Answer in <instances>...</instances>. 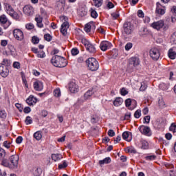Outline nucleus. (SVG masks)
<instances>
[{
	"instance_id": "nucleus-39",
	"label": "nucleus",
	"mask_w": 176,
	"mask_h": 176,
	"mask_svg": "<svg viewBox=\"0 0 176 176\" xmlns=\"http://www.w3.org/2000/svg\"><path fill=\"white\" fill-rule=\"evenodd\" d=\"M37 57H38V58H45V57H46V54H45V52L43 51L38 52Z\"/></svg>"
},
{
	"instance_id": "nucleus-37",
	"label": "nucleus",
	"mask_w": 176,
	"mask_h": 176,
	"mask_svg": "<svg viewBox=\"0 0 176 176\" xmlns=\"http://www.w3.org/2000/svg\"><path fill=\"white\" fill-rule=\"evenodd\" d=\"M54 96L55 97H60V96H61V91L60 89H56L54 90Z\"/></svg>"
},
{
	"instance_id": "nucleus-57",
	"label": "nucleus",
	"mask_w": 176,
	"mask_h": 176,
	"mask_svg": "<svg viewBox=\"0 0 176 176\" xmlns=\"http://www.w3.org/2000/svg\"><path fill=\"white\" fill-rule=\"evenodd\" d=\"M165 138H166L168 141L173 138V135L170 133H167L165 135Z\"/></svg>"
},
{
	"instance_id": "nucleus-40",
	"label": "nucleus",
	"mask_w": 176,
	"mask_h": 176,
	"mask_svg": "<svg viewBox=\"0 0 176 176\" xmlns=\"http://www.w3.org/2000/svg\"><path fill=\"white\" fill-rule=\"evenodd\" d=\"M170 131H172L173 133H176V124L172 123L171 125L169 127Z\"/></svg>"
},
{
	"instance_id": "nucleus-24",
	"label": "nucleus",
	"mask_w": 176,
	"mask_h": 176,
	"mask_svg": "<svg viewBox=\"0 0 176 176\" xmlns=\"http://www.w3.org/2000/svg\"><path fill=\"white\" fill-rule=\"evenodd\" d=\"M111 157H107L104 158L103 160H100L99 164H100V166H102V164H109V163H111Z\"/></svg>"
},
{
	"instance_id": "nucleus-6",
	"label": "nucleus",
	"mask_w": 176,
	"mask_h": 176,
	"mask_svg": "<svg viewBox=\"0 0 176 176\" xmlns=\"http://www.w3.org/2000/svg\"><path fill=\"white\" fill-rule=\"evenodd\" d=\"M20 157L17 155H12L10 157V168H17L19 167V160Z\"/></svg>"
},
{
	"instance_id": "nucleus-2",
	"label": "nucleus",
	"mask_w": 176,
	"mask_h": 176,
	"mask_svg": "<svg viewBox=\"0 0 176 176\" xmlns=\"http://www.w3.org/2000/svg\"><path fill=\"white\" fill-rule=\"evenodd\" d=\"M89 71H97L100 68V64L95 58H89L85 61Z\"/></svg>"
},
{
	"instance_id": "nucleus-16",
	"label": "nucleus",
	"mask_w": 176,
	"mask_h": 176,
	"mask_svg": "<svg viewBox=\"0 0 176 176\" xmlns=\"http://www.w3.org/2000/svg\"><path fill=\"white\" fill-rule=\"evenodd\" d=\"M69 90L71 93H78L79 91V87L75 82H70L69 85Z\"/></svg>"
},
{
	"instance_id": "nucleus-42",
	"label": "nucleus",
	"mask_w": 176,
	"mask_h": 176,
	"mask_svg": "<svg viewBox=\"0 0 176 176\" xmlns=\"http://www.w3.org/2000/svg\"><path fill=\"white\" fill-rule=\"evenodd\" d=\"M32 42L34 45L39 43V38H38V36H34L32 38Z\"/></svg>"
},
{
	"instance_id": "nucleus-33",
	"label": "nucleus",
	"mask_w": 176,
	"mask_h": 176,
	"mask_svg": "<svg viewBox=\"0 0 176 176\" xmlns=\"http://www.w3.org/2000/svg\"><path fill=\"white\" fill-rule=\"evenodd\" d=\"M78 14L79 16H80L81 17H84V16H86L87 14V10H86V9L85 8H82L81 10H80V11L78 12Z\"/></svg>"
},
{
	"instance_id": "nucleus-4",
	"label": "nucleus",
	"mask_w": 176,
	"mask_h": 176,
	"mask_svg": "<svg viewBox=\"0 0 176 176\" xmlns=\"http://www.w3.org/2000/svg\"><path fill=\"white\" fill-rule=\"evenodd\" d=\"M151 27L154 28V30H157V31H162L165 32L168 30V25L164 24V21L160 20L157 22H154L151 24Z\"/></svg>"
},
{
	"instance_id": "nucleus-45",
	"label": "nucleus",
	"mask_w": 176,
	"mask_h": 176,
	"mask_svg": "<svg viewBox=\"0 0 176 176\" xmlns=\"http://www.w3.org/2000/svg\"><path fill=\"white\" fill-rule=\"evenodd\" d=\"M67 166H68V164H67V162L63 161V164H60L58 165V168H59L60 170H61L62 168H65L67 167Z\"/></svg>"
},
{
	"instance_id": "nucleus-35",
	"label": "nucleus",
	"mask_w": 176,
	"mask_h": 176,
	"mask_svg": "<svg viewBox=\"0 0 176 176\" xmlns=\"http://www.w3.org/2000/svg\"><path fill=\"white\" fill-rule=\"evenodd\" d=\"M7 115L8 114L6 113V111H5V110H0L1 119H3V120H5V119H6Z\"/></svg>"
},
{
	"instance_id": "nucleus-31",
	"label": "nucleus",
	"mask_w": 176,
	"mask_h": 176,
	"mask_svg": "<svg viewBox=\"0 0 176 176\" xmlns=\"http://www.w3.org/2000/svg\"><path fill=\"white\" fill-rule=\"evenodd\" d=\"M170 41L173 45H176V32L171 35Z\"/></svg>"
},
{
	"instance_id": "nucleus-59",
	"label": "nucleus",
	"mask_w": 176,
	"mask_h": 176,
	"mask_svg": "<svg viewBox=\"0 0 176 176\" xmlns=\"http://www.w3.org/2000/svg\"><path fill=\"white\" fill-rule=\"evenodd\" d=\"M126 151H127V152H129V153H137V151H136L135 148H128Z\"/></svg>"
},
{
	"instance_id": "nucleus-25",
	"label": "nucleus",
	"mask_w": 176,
	"mask_h": 176,
	"mask_svg": "<svg viewBox=\"0 0 176 176\" xmlns=\"http://www.w3.org/2000/svg\"><path fill=\"white\" fill-rule=\"evenodd\" d=\"M129 137H130V133L129 131H125L122 133L123 140H125V141L130 142V141H131V139L129 138Z\"/></svg>"
},
{
	"instance_id": "nucleus-64",
	"label": "nucleus",
	"mask_w": 176,
	"mask_h": 176,
	"mask_svg": "<svg viewBox=\"0 0 176 176\" xmlns=\"http://www.w3.org/2000/svg\"><path fill=\"white\" fill-rule=\"evenodd\" d=\"M43 19L41 16H37L35 18V21L38 23H42Z\"/></svg>"
},
{
	"instance_id": "nucleus-56",
	"label": "nucleus",
	"mask_w": 176,
	"mask_h": 176,
	"mask_svg": "<svg viewBox=\"0 0 176 176\" xmlns=\"http://www.w3.org/2000/svg\"><path fill=\"white\" fill-rule=\"evenodd\" d=\"M26 30H33L34 28V24L32 23H28L25 25Z\"/></svg>"
},
{
	"instance_id": "nucleus-48",
	"label": "nucleus",
	"mask_w": 176,
	"mask_h": 176,
	"mask_svg": "<svg viewBox=\"0 0 176 176\" xmlns=\"http://www.w3.org/2000/svg\"><path fill=\"white\" fill-rule=\"evenodd\" d=\"M25 124H32V118L30 116H27L25 120Z\"/></svg>"
},
{
	"instance_id": "nucleus-20",
	"label": "nucleus",
	"mask_w": 176,
	"mask_h": 176,
	"mask_svg": "<svg viewBox=\"0 0 176 176\" xmlns=\"http://www.w3.org/2000/svg\"><path fill=\"white\" fill-rule=\"evenodd\" d=\"M160 6H161L160 3H157L155 13H157V14L163 15L164 13H166V10H164L163 8H160Z\"/></svg>"
},
{
	"instance_id": "nucleus-44",
	"label": "nucleus",
	"mask_w": 176,
	"mask_h": 176,
	"mask_svg": "<svg viewBox=\"0 0 176 176\" xmlns=\"http://www.w3.org/2000/svg\"><path fill=\"white\" fill-rule=\"evenodd\" d=\"M134 117L136 119H140V118H141V110L138 109L137 110L135 113H134Z\"/></svg>"
},
{
	"instance_id": "nucleus-51",
	"label": "nucleus",
	"mask_w": 176,
	"mask_h": 176,
	"mask_svg": "<svg viewBox=\"0 0 176 176\" xmlns=\"http://www.w3.org/2000/svg\"><path fill=\"white\" fill-rule=\"evenodd\" d=\"M131 47H133V43H127L125 45V50L129 51L130 49H131Z\"/></svg>"
},
{
	"instance_id": "nucleus-49",
	"label": "nucleus",
	"mask_w": 176,
	"mask_h": 176,
	"mask_svg": "<svg viewBox=\"0 0 176 176\" xmlns=\"http://www.w3.org/2000/svg\"><path fill=\"white\" fill-rule=\"evenodd\" d=\"M72 56H76L79 54V50H78V48H73L72 50Z\"/></svg>"
},
{
	"instance_id": "nucleus-10",
	"label": "nucleus",
	"mask_w": 176,
	"mask_h": 176,
	"mask_svg": "<svg viewBox=\"0 0 176 176\" xmlns=\"http://www.w3.org/2000/svg\"><path fill=\"white\" fill-rule=\"evenodd\" d=\"M13 35L16 41H23L24 39V34L20 29H14L13 30Z\"/></svg>"
},
{
	"instance_id": "nucleus-13",
	"label": "nucleus",
	"mask_w": 176,
	"mask_h": 176,
	"mask_svg": "<svg viewBox=\"0 0 176 176\" xmlns=\"http://www.w3.org/2000/svg\"><path fill=\"white\" fill-rule=\"evenodd\" d=\"M23 13H25L26 16H32V14H34V7L30 5L24 6Z\"/></svg>"
},
{
	"instance_id": "nucleus-62",
	"label": "nucleus",
	"mask_w": 176,
	"mask_h": 176,
	"mask_svg": "<svg viewBox=\"0 0 176 176\" xmlns=\"http://www.w3.org/2000/svg\"><path fill=\"white\" fill-rule=\"evenodd\" d=\"M138 17H141V18L144 17V12H142V10H139L138 11Z\"/></svg>"
},
{
	"instance_id": "nucleus-55",
	"label": "nucleus",
	"mask_w": 176,
	"mask_h": 176,
	"mask_svg": "<svg viewBox=\"0 0 176 176\" xmlns=\"http://www.w3.org/2000/svg\"><path fill=\"white\" fill-rule=\"evenodd\" d=\"M125 105L126 107H129L131 105V99L128 98L125 100Z\"/></svg>"
},
{
	"instance_id": "nucleus-3",
	"label": "nucleus",
	"mask_w": 176,
	"mask_h": 176,
	"mask_svg": "<svg viewBox=\"0 0 176 176\" xmlns=\"http://www.w3.org/2000/svg\"><path fill=\"white\" fill-rule=\"evenodd\" d=\"M4 6L6 13H8L10 17L14 19L15 20H20V15H19L17 12L14 11V9L12 5H10L9 3H5Z\"/></svg>"
},
{
	"instance_id": "nucleus-1",
	"label": "nucleus",
	"mask_w": 176,
	"mask_h": 176,
	"mask_svg": "<svg viewBox=\"0 0 176 176\" xmlns=\"http://www.w3.org/2000/svg\"><path fill=\"white\" fill-rule=\"evenodd\" d=\"M51 63L54 67L58 68H64V67H67L68 65L67 59L58 55H54L51 59Z\"/></svg>"
},
{
	"instance_id": "nucleus-34",
	"label": "nucleus",
	"mask_w": 176,
	"mask_h": 176,
	"mask_svg": "<svg viewBox=\"0 0 176 176\" xmlns=\"http://www.w3.org/2000/svg\"><path fill=\"white\" fill-rule=\"evenodd\" d=\"M34 137L37 140V141H39V140H41L42 138V133H41V131H37L34 133Z\"/></svg>"
},
{
	"instance_id": "nucleus-9",
	"label": "nucleus",
	"mask_w": 176,
	"mask_h": 176,
	"mask_svg": "<svg viewBox=\"0 0 176 176\" xmlns=\"http://www.w3.org/2000/svg\"><path fill=\"white\" fill-rule=\"evenodd\" d=\"M138 130L142 134H144V135H146L147 137H151V135H152V131L151 130V128L148 126H140Z\"/></svg>"
},
{
	"instance_id": "nucleus-17",
	"label": "nucleus",
	"mask_w": 176,
	"mask_h": 176,
	"mask_svg": "<svg viewBox=\"0 0 176 176\" xmlns=\"http://www.w3.org/2000/svg\"><path fill=\"white\" fill-rule=\"evenodd\" d=\"M38 101V99L34 97V96L31 95L26 99V102L30 106L31 105H35Z\"/></svg>"
},
{
	"instance_id": "nucleus-7",
	"label": "nucleus",
	"mask_w": 176,
	"mask_h": 176,
	"mask_svg": "<svg viewBox=\"0 0 176 176\" xmlns=\"http://www.w3.org/2000/svg\"><path fill=\"white\" fill-rule=\"evenodd\" d=\"M150 56L154 61H157L160 58V50L157 47H153L150 50Z\"/></svg>"
},
{
	"instance_id": "nucleus-41",
	"label": "nucleus",
	"mask_w": 176,
	"mask_h": 176,
	"mask_svg": "<svg viewBox=\"0 0 176 176\" xmlns=\"http://www.w3.org/2000/svg\"><path fill=\"white\" fill-rule=\"evenodd\" d=\"M148 146H149L148 143L146 141L144 140L142 142V149H148Z\"/></svg>"
},
{
	"instance_id": "nucleus-38",
	"label": "nucleus",
	"mask_w": 176,
	"mask_h": 176,
	"mask_svg": "<svg viewBox=\"0 0 176 176\" xmlns=\"http://www.w3.org/2000/svg\"><path fill=\"white\" fill-rule=\"evenodd\" d=\"M5 156H6V152H5V150L3 148H0V160H1V159H3Z\"/></svg>"
},
{
	"instance_id": "nucleus-28",
	"label": "nucleus",
	"mask_w": 176,
	"mask_h": 176,
	"mask_svg": "<svg viewBox=\"0 0 176 176\" xmlns=\"http://www.w3.org/2000/svg\"><path fill=\"white\" fill-rule=\"evenodd\" d=\"M7 21L8 17H6V15L2 14L1 16H0V23L1 24H6Z\"/></svg>"
},
{
	"instance_id": "nucleus-18",
	"label": "nucleus",
	"mask_w": 176,
	"mask_h": 176,
	"mask_svg": "<svg viewBox=\"0 0 176 176\" xmlns=\"http://www.w3.org/2000/svg\"><path fill=\"white\" fill-rule=\"evenodd\" d=\"M34 87L37 91H41L43 89V83L40 81H36L34 83Z\"/></svg>"
},
{
	"instance_id": "nucleus-53",
	"label": "nucleus",
	"mask_w": 176,
	"mask_h": 176,
	"mask_svg": "<svg viewBox=\"0 0 176 176\" xmlns=\"http://www.w3.org/2000/svg\"><path fill=\"white\" fill-rule=\"evenodd\" d=\"M107 134L109 137H115V131L112 129L109 130Z\"/></svg>"
},
{
	"instance_id": "nucleus-22",
	"label": "nucleus",
	"mask_w": 176,
	"mask_h": 176,
	"mask_svg": "<svg viewBox=\"0 0 176 176\" xmlns=\"http://www.w3.org/2000/svg\"><path fill=\"white\" fill-rule=\"evenodd\" d=\"M52 159L54 162H60V159H63V155L61 154H52Z\"/></svg>"
},
{
	"instance_id": "nucleus-63",
	"label": "nucleus",
	"mask_w": 176,
	"mask_h": 176,
	"mask_svg": "<svg viewBox=\"0 0 176 176\" xmlns=\"http://www.w3.org/2000/svg\"><path fill=\"white\" fill-rule=\"evenodd\" d=\"M7 45H8V41L6 40L1 41V46H3V47H5V46H7Z\"/></svg>"
},
{
	"instance_id": "nucleus-23",
	"label": "nucleus",
	"mask_w": 176,
	"mask_h": 176,
	"mask_svg": "<svg viewBox=\"0 0 176 176\" xmlns=\"http://www.w3.org/2000/svg\"><path fill=\"white\" fill-rule=\"evenodd\" d=\"M122 104H123V99L122 98H116L113 101V105L115 107H120Z\"/></svg>"
},
{
	"instance_id": "nucleus-60",
	"label": "nucleus",
	"mask_w": 176,
	"mask_h": 176,
	"mask_svg": "<svg viewBox=\"0 0 176 176\" xmlns=\"http://www.w3.org/2000/svg\"><path fill=\"white\" fill-rule=\"evenodd\" d=\"M23 112L25 113H30V112H31V108L30 107H25L23 109Z\"/></svg>"
},
{
	"instance_id": "nucleus-27",
	"label": "nucleus",
	"mask_w": 176,
	"mask_h": 176,
	"mask_svg": "<svg viewBox=\"0 0 176 176\" xmlns=\"http://www.w3.org/2000/svg\"><path fill=\"white\" fill-rule=\"evenodd\" d=\"M41 174H42V168H34V170L33 172V175L40 176Z\"/></svg>"
},
{
	"instance_id": "nucleus-54",
	"label": "nucleus",
	"mask_w": 176,
	"mask_h": 176,
	"mask_svg": "<svg viewBox=\"0 0 176 176\" xmlns=\"http://www.w3.org/2000/svg\"><path fill=\"white\" fill-rule=\"evenodd\" d=\"M146 160H155L156 159L155 155H148L145 157Z\"/></svg>"
},
{
	"instance_id": "nucleus-21",
	"label": "nucleus",
	"mask_w": 176,
	"mask_h": 176,
	"mask_svg": "<svg viewBox=\"0 0 176 176\" xmlns=\"http://www.w3.org/2000/svg\"><path fill=\"white\" fill-rule=\"evenodd\" d=\"M168 57L171 60H175V58H176V52H175V51H174V50L173 48H170L168 50Z\"/></svg>"
},
{
	"instance_id": "nucleus-5",
	"label": "nucleus",
	"mask_w": 176,
	"mask_h": 176,
	"mask_svg": "<svg viewBox=\"0 0 176 176\" xmlns=\"http://www.w3.org/2000/svg\"><path fill=\"white\" fill-rule=\"evenodd\" d=\"M82 43L85 46L87 52H89V53L94 54L97 52L96 46L88 40H82Z\"/></svg>"
},
{
	"instance_id": "nucleus-46",
	"label": "nucleus",
	"mask_w": 176,
	"mask_h": 176,
	"mask_svg": "<svg viewBox=\"0 0 176 176\" xmlns=\"http://www.w3.org/2000/svg\"><path fill=\"white\" fill-rule=\"evenodd\" d=\"M111 16L113 18V20H117V19H119L120 16V14H119V12H113L111 14Z\"/></svg>"
},
{
	"instance_id": "nucleus-36",
	"label": "nucleus",
	"mask_w": 176,
	"mask_h": 176,
	"mask_svg": "<svg viewBox=\"0 0 176 176\" xmlns=\"http://www.w3.org/2000/svg\"><path fill=\"white\" fill-rule=\"evenodd\" d=\"M93 1L96 8H100V6H102V0H93Z\"/></svg>"
},
{
	"instance_id": "nucleus-52",
	"label": "nucleus",
	"mask_w": 176,
	"mask_h": 176,
	"mask_svg": "<svg viewBox=\"0 0 176 176\" xmlns=\"http://www.w3.org/2000/svg\"><path fill=\"white\" fill-rule=\"evenodd\" d=\"M129 94V91H127V90H126V88H122L120 90V94L121 96H126V94Z\"/></svg>"
},
{
	"instance_id": "nucleus-8",
	"label": "nucleus",
	"mask_w": 176,
	"mask_h": 176,
	"mask_svg": "<svg viewBox=\"0 0 176 176\" xmlns=\"http://www.w3.org/2000/svg\"><path fill=\"white\" fill-rule=\"evenodd\" d=\"M123 29L124 34L130 35L134 31V25L131 22H125L123 25Z\"/></svg>"
},
{
	"instance_id": "nucleus-29",
	"label": "nucleus",
	"mask_w": 176,
	"mask_h": 176,
	"mask_svg": "<svg viewBox=\"0 0 176 176\" xmlns=\"http://www.w3.org/2000/svg\"><path fill=\"white\" fill-rule=\"evenodd\" d=\"M1 164H2V166H3L4 167H8L9 168H10V166H12V165L10 164V163H9V161H8V160L3 159V158Z\"/></svg>"
},
{
	"instance_id": "nucleus-30",
	"label": "nucleus",
	"mask_w": 176,
	"mask_h": 176,
	"mask_svg": "<svg viewBox=\"0 0 176 176\" xmlns=\"http://www.w3.org/2000/svg\"><path fill=\"white\" fill-rule=\"evenodd\" d=\"M90 12H91V16L93 19H97V17H98V13H97V11H96L93 8H91Z\"/></svg>"
},
{
	"instance_id": "nucleus-32",
	"label": "nucleus",
	"mask_w": 176,
	"mask_h": 176,
	"mask_svg": "<svg viewBox=\"0 0 176 176\" xmlns=\"http://www.w3.org/2000/svg\"><path fill=\"white\" fill-rule=\"evenodd\" d=\"M0 64H1L2 65H4V67H7V68H8V67H10V65L11 64L10 60H9V59H3L2 63H0Z\"/></svg>"
},
{
	"instance_id": "nucleus-14",
	"label": "nucleus",
	"mask_w": 176,
	"mask_h": 176,
	"mask_svg": "<svg viewBox=\"0 0 176 176\" xmlns=\"http://www.w3.org/2000/svg\"><path fill=\"white\" fill-rule=\"evenodd\" d=\"M69 28V23L66 21L61 25L60 32L64 36H67V31Z\"/></svg>"
},
{
	"instance_id": "nucleus-19",
	"label": "nucleus",
	"mask_w": 176,
	"mask_h": 176,
	"mask_svg": "<svg viewBox=\"0 0 176 176\" xmlns=\"http://www.w3.org/2000/svg\"><path fill=\"white\" fill-rule=\"evenodd\" d=\"M93 94H94V91L93 89L88 90L85 94H84V100H91V97H93Z\"/></svg>"
},
{
	"instance_id": "nucleus-11",
	"label": "nucleus",
	"mask_w": 176,
	"mask_h": 176,
	"mask_svg": "<svg viewBox=\"0 0 176 176\" xmlns=\"http://www.w3.org/2000/svg\"><path fill=\"white\" fill-rule=\"evenodd\" d=\"M100 47L102 52H107L108 49L112 47V43L107 41H103L100 43Z\"/></svg>"
},
{
	"instance_id": "nucleus-26",
	"label": "nucleus",
	"mask_w": 176,
	"mask_h": 176,
	"mask_svg": "<svg viewBox=\"0 0 176 176\" xmlns=\"http://www.w3.org/2000/svg\"><path fill=\"white\" fill-rule=\"evenodd\" d=\"M130 64L133 67H137V65H140V61L135 58H132L130 60Z\"/></svg>"
},
{
	"instance_id": "nucleus-12",
	"label": "nucleus",
	"mask_w": 176,
	"mask_h": 176,
	"mask_svg": "<svg viewBox=\"0 0 176 176\" xmlns=\"http://www.w3.org/2000/svg\"><path fill=\"white\" fill-rule=\"evenodd\" d=\"M0 75L2 78H7V76H9V69L8 67L0 64Z\"/></svg>"
},
{
	"instance_id": "nucleus-58",
	"label": "nucleus",
	"mask_w": 176,
	"mask_h": 176,
	"mask_svg": "<svg viewBox=\"0 0 176 176\" xmlns=\"http://www.w3.org/2000/svg\"><path fill=\"white\" fill-rule=\"evenodd\" d=\"M12 66L14 67V68H16V69H19V68H20V63H19V62H14Z\"/></svg>"
},
{
	"instance_id": "nucleus-15",
	"label": "nucleus",
	"mask_w": 176,
	"mask_h": 176,
	"mask_svg": "<svg viewBox=\"0 0 176 176\" xmlns=\"http://www.w3.org/2000/svg\"><path fill=\"white\" fill-rule=\"evenodd\" d=\"M85 32H90L91 30H96V23L93 21H91L87 23L84 28Z\"/></svg>"
},
{
	"instance_id": "nucleus-61",
	"label": "nucleus",
	"mask_w": 176,
	"mask_h": 176,
	"mask_svg": "<svg viewBox=\"0 0 176 176\" xmlns=\"http://www.w3.org/2000/svg\"><path fill=\"white\" fill-rule=\"evenodd\" d=\"M16 142L17 144H21V142H23V137L19 136V137L16 139Z\"/></svg>"
},
{
	"instance_id": "nucleus-50",
	"label": "nucleus",
	"mask_w": 176,
	"mask_h": 176,
	"mask_svg": "<svg viewBox=\"0 0 176 176\" xmlns=\"http://www.w3.org/2000/svg\"><path fill=\"white\" fill-rule=\"evenodd\" d=\"M151 122V116H146L144 118V123L149 124Z\"/></svg>"
},
{
	"instance_id": "nucleus-43",
	"label": "nucleus",
	"mask_w": 176,
	"mask_h": 176,
	"mask_svg": "<svg viewBox=\"0 0 176 176\" xmlns=\"http://www.w3.org/2000/svg\"><path fill=\"white\" fill-rule=\"evenodd\" d=\"M158 105L160 108H164V107H166V104L164 103V100H163V99H160L158 100Z\"/></svg>"
},
{
	"instance_id": "nucleus-47",
	"label": "nucleus",
	"mask_w": 176,
	"mask_h": 176,
	"mask_svg": "<svg viewBox=\"0 0 176 176\" xmlns=\"http://www.w3.org/2000/svg\"><path fill=\"white\" fill-rule=\"evenodd\" d=\"M52 38L53 37H52V35H50V34H46L44 35V38L47 42H50V41H52Z\"/></svg>"
}]
</instances>
